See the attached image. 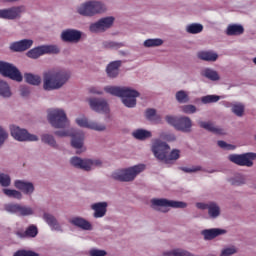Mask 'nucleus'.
Segmentation results:
<instances>
[{
	"instance_id": "17",
	"label": "nucleus",
	"mask_w": 256,
	"mask_h": 256,
	"mask_svg": "<svg viewBox=\"0 0 256 256\" xmlns=\"http://www.w3.org/2000/svg\"><path fill=\"white\" fill-rule=\"evenodd\" d=\"M88 101L92 111H96V113H109V104H107L105 99L90 98Z\"/></svg>"
},
{
	"instance_id": "36",
	"label": "nucleus",
	"mask_w": 256,
	"mask_h": 256,
	"mask_svg": "<svg viewBox=\"0 0 256 256\" xmlns=\"http://www.w3.org/2000/svg\"><path fill=\"white\" fill-rule=\"evenodd\" d=\"M186 31L190 35H197L203 31V26L198 23H192L186 27Z\"/></svg>"
},
{
	"instance_id": "25",
	"label": "nucleus",
	"mask_w": 256,
	"mask_h": 256,
	"mask_svg": "<svg viewBox=\"0 0 256 256\" xmlns=\"http://www.w3.org/2000/svg\"><path fill=\"white\" fill-rule=\"evenodd\" d=\"M70 223L74 225L75 227H79L80 229H83L84 231H91V223L84 218L81 217H74L70 220Z\"/></svg>"
},
{
	"instance_id": "28",
	"label": "nucleus",
	"mask_w": 256,
	"mask_h": 256,
	"mask_svg": "<svg viewBox=\"0 0 256 256\" xmlns=\"http://www.w3.org/2000/svg\"><path fill=\"white\" fill-rule=\"evenodd\" d=\"M44 219H45L46 223L52 229H54V231H61V225H59V222H57V218H55V216H53L49 213H45L44 214Z\"/></svg>"
},
{
	"instance_id": "19",
	"label": "nucleus",
	"mask_w": 256,
	"mask_h": 256,
	"mask_svg": "<svg viewBox=\"0 0 256 256\" xmlns=\"http://www.w3.org/2000/svg\"><path fill=\"white\" fill-rule=\"evenodd\" d=\"M61 39L65 43H79L81 41V31L68 29L62 32Z\"/></svg>"
},
{
	"instance_id": "57",
	"label": "nucleus",
	"mask_w": 256,
	"mask_h": 256,
	"mask_svg": "<svg viewBox=\"0 0 256 256\" xmlns=\"http://www.w3.org/2000/svg\"><path fill=\"white\" fill-rule=\"evenodd\" d=\"M20 93H21L22 97H27V95H29V93H30L29 88H27L25 86H21Z\"/></svg>"
},
{
	"instance_id": "33",
	"label": "nucleus",
	"mask_w": 256,
	"mask_h": 256,
	"mask_svg": "<svg viewBox=\"0 0 256 256\" xmlns=\"http://www.w3.org/2000/svg\"><path fill=\"white\" fill-rule=\"evenodd\" d=\"M179 157H181V151L178 149H173L170 153L166 154V158H164L162 161H164L166 164H169L171 161H177Z\"/></svg>"
},
{
	"instance_id": "55",
	"label": "nucleus",
	"mask_w": 256,
	"mask_h": 256,
	"mask_svg": "<svg viewBox=\"0 0 256 256\" xmlns=\"http://www.w3.org/2000/svg\"><path fill=\"white\" fill-rule=\"evenodd\" d=\"M157 115V111L155 109H148L146 110V118L149 121H153V118Z\"/></svg>"
},
{
	"instance_id": "54",
	"label": "nucleus",
	"mask_w": 256,
	"mask_h": 256,
	"mask_svg": "<svg viewBox=\"0 0 256 256\" xmlns=\"http://www.w3.org/2000/svg\"><path fill=\"white\" fill-rule=\"evenodd\" d=\"M7 137H9V134L7 133V131H5V129L0 127V147L1 145H3V143H5V140L7 139Z\"/></svg>"
},
{
	"instance_id": "47",
	"label": "nucleus",
	"mask_w": 256,
	"mask_h": 256,
	"mask_svg": "<svg viewBox=\"0 0 256 256\" xmlns=\"http://www.w3.org/2000/svg\"><path fill=\"white\" fill-rule=\"evenodd\" d=\"M181 109H182V112L186 113L187 115H191L193 113H196V111H197V107H195V105H191V104L184 105L181 107Z\"/></svg>"
},
{
	"instance_id": "16",
	"label": "nucleus",
	"mask_w": 256,
	"mask_h": 256,
	"mask_svg": "<svg viewBox=\"0 0 256 256\" xmlns=\"http://www.w3.org/2000/svg\"><path fill=\"white\" fill-rule=\"evenodd\" d=\"M24 11V6H16L8 9H2L0 10V19H18V17H21V13H24Z\"/></svg>"
},
{
	"instance_id": "29",
	"label": "nucleus",
	"mask_w": 256,
	"mask_h": 256,
	"mask_svg": "<svg viewBox=\"0 0 256 256\" xmlns=\"http://www.w3.org/2000/svg\"><path fill=\"white\" fill-rule=\"evenodd\" d=\"M226 33L229 36L243 35V33H245V28L239 24H231L227 27Z\"/></svg>"
},
{
	"instance_id": "43",
	"label": "nucleus",
	"mask_w": 256,
	"mask_h": 256,
	"mask_svg": "<svg viewBox=\"0 0 256 256\" xmlns=\"http://www.w3.org/2000/svg\"><path fill=\"white\" fill-rule=\"evenodd\" d=\"M42 142L50 145V147H57V141H55V138L51 134L42 135Z\"/></svg>"
},
{
	"instance_id": "12",
	"label": "nucleus",
	"mask_w": 256,
	"mask_h": 256,
	"mask_svg": "<svg viewBox=\"0 0 256 256\" xmlns=\"http://www.w3.org/2000/svg\"><path fill=\"white\" fill-rule=\"evenodd\" d=\"M171 151V147L166 142H163L159 139L154 140L152 144V152L154 153V157L159 161H163V159H167V153Z\"/></svg>"
},
{
	"instance_id": "9",
	"label": "nucleus",
	"mask_w": 256,
	"mask_h": 256,
	"mask_svg": "<svg viewBox=\"0 0 256 256\" xmlns=\"http://www.w3.org/2000/svg\"><path fill=\"white\" fill-rule=\"evenodd\" d=\"M255 153H244V154H231L228 156L231 163L239 165L240 167H253V161H255Z\"/></svg>"
},
{
	"instance_id": "14",
	"label": "nucleus",
	"mask_w": 256,
	"mask_h": 256,
	"mask_svg": "<svg viewBox=\"0 0 256 256\" xmlns=\"http://www.w3.org/2000/svg\"><path fill=\"white\" fill-rule=\"evenodd\" d=\"M11 135L16 141H38L39 138L36 135L30 134L27 130L20 128L19 126H11Z\"/></svg>"
},
{
	"instance_id": "3",
	"label": "nucleus",
	"mask_w": 256,
	"mask_h": 256,
	"mask_svg": "<svg viewBox=\"0 0 256 256\" xmlns=\"http://www.w3.org/2000/svg\"><path fill=\"white\" fill-rule=\"evenodd\" d=\"M107 8L105 4L100 1H88L78 7L77 12L84 17H93V15H99V13H105Z\"/></svg>"
},
{
	"instance_id": "45",
	"label": "nucleus",
	"mask_w": 256,
	"mask_h": 256,
	"mask_svg": "<svg viewBox=\"0 0 256 256\" xmlns=\"http://www.w3.org/2000/svg\"><path fill=\"white\" fill-rule=\"evenodd\" d=\"M219 99H221V98L217 95H207V96L202 97L201 101H202V103L207 105V103H217V101H219Z\"/></svg>"
},
{
	"instance_id": "18",
	"label": "nucleus",
	"mask_w": 256,
	"mask_h": 256,
	"mask_svg": "<svg viewBox=\"0 0 256 256\" xmlns=\"http://www.w3.org/2000/svg\"><path fill=\"white\" fill-rule=\"evenodd\" d=\"M196 207L198 209H202L208 210V215L209 217H211L212 219H217V217H219V215H221V208H219V206L217 205V203L215 202H209V203H197Z\"/></svg>"
},
{
	"instance_id": "41",
	"label": "nucleus",
	"mask_w": 256,
	"mask_h": 256,
	"mask_svg": "<svg viewBox=\"0 0 256 256\" xmlns=\"http://www.w3.org/2000/svg\"><path fill=\"white\" fill-rule=\"evenodd\" d=\"M3 193L12 199H23V194L17 190L3 189Z\"/></svg>"
},
{
	"instance_id": "5",
	"label": "nucleus",
	"mask_w": 256,
	"mask_h": 256,
	"mask_svg": "<svg viewBox=\"0 0 256 256\" xmlns=\"http://www.w3.org/2000/svg\"><path fill=\"white\" fill-rule=\"evenodd\" d=\"M151 203L153 209H157V211H161L162 213H167V211H169L167 207H172L173 209H185V207H187L185 202L173 201L165 198H154L151 200Z\"/></svg>"
},
{
	"instance_id": "58",
	"label": "nucleus",
	"mask_w": 256,
	"mask_h": 256,
	"mask_svg": "<svg viewBox=\"0 0 256 256\" xmlns=\"http://www.w3.org/2000/svg\"><path fill=\"white\" fill-rule=\"evenodd\" d=\"M90 93H94L96 95H103V91L98 90L97 88H90Z\"/></svg>"
},
{
	"instance_id": "11",
	"label": "nucleus",
	"mask_w": 256,
	"mask_h": 256,
	"mask_svg": "<svg viewBox=\"0 0 256 256\" xmlns=\"http://www.w3.org/2000/svg\"><path fill=\"white\" fill-rule=\"evenodd\" d=\"M57 137H72L71 145L74 149H82L85 135L82 132L73 133L72 131H56L54 132Z\"/></svg>"
},
{
	"instance_id": "22",
	"label": "nucleus",
	"mask_w": 256,
	"mask_h": 256,
	"mask_svg": "<svg viewBox=\"0 0 256 256\" xmlns=\"http://www.w3.org/2000/svg\"><path fill=\"white\" fill-rule=\"evenodd\" d=\"M33 45V40H21L18 42H14L10 45L11 51L15 52H21V51H27V49H31Z\"/></svg>"
},
{
	"instance_id": "52",
	"label": "nucleus",
	"mask_w": 256,
	"mask_h": 256,
	"mask_svg": "<svg viewBox=\"0 0 256 256\" xmlns=\"http://www.w3.org/2000/svg\"><path fill=\"white\" fill-rule=\"evenodd\" d=\"M14 256H39V254L33 251H26V250H18Z\"/></svg>"
},
{
	"instance_id": "34",
	"label": "nucleus",
	"mask_w": 256,
	"mask_h": 256,
	"mask_svg": "<svg viewBox=\"0 0 256 256\" xmlns=\"http://www.w3.org/2000/svg\"><path fill=\"white\" fill-rule=\"evenodd\" d=\"M24 79L26 83H29V85H41V76L39 75L27 73L24 75Z\"/></svg>"
},
{
	"instance_id": "46",
	"label": "nucleus",
	"mask_w": 256,
	"mask_h": 256,
	"mask_svg": "<svg viewBox=\"0 0 256 256\" xmlns=\"http://www.w3.org/2000/svg\"><path fill=\"white\" fill-rule=\"evenodd\" d=\"M0 185L2 187H9L11 185V177L7 174H0Z\"/></svg>"
},
{
	"instance_id": "38",
	"label": "nucleus",
	"mask_w": 256,
	"mask_h": 256,
	"mask_svg": "<svg viewBox=\"0 0 256 256\" xmlns=\"http://www.w3.org/2000/svg\"><path fill=\"white\" fill-rule=\"evenodd\" d=\"M102 30L103 31H107V29L111 28V26L113 25L115 18L113 17H106V18H102L99 20Z\"/></svg>"
},
{
	"instance_id": "50",
	"label": "nucleus",
	"mask_w": 256,
	"mask_h": 256,
	"mask_svg": "<svg viewBox=\"0 0 256 256\" xmlns=\"http://www.w3.org/2000/svg\"><path fill=\"white\" fill-rule=\"evenodd\" d=\"M90 31H91V33H99L101 31H104L101 26V22L98 20V22L91 24Z\"/></svg>"
},
{
	"instance_id": "10",
	"label": "nucleus",
	"mask_w": 256,
	"mask_h": 256,
	"mask_svg": "<svg viewBox=\"0 0 256 256\" xmlns=\"http://www.w3.org/2000/svg\"><path fill=\"white\" fill-rule=\"evenodd\" d=\"M70 163L76 169H83V171H91L93 167H100L101 160L81 159L74 156L71 158Z\"/></svg>"
},
{
	"instance_id": "39",
	"label": "nucleus",
	"mask_w": 256,
	"mask_h": 256,
	"mask_svg": "<svg viewBox=\"0 0 256 256\" xmlns=\"http://www.w3.org/2000/svg\"><path fill=\"white\" fill-rule=\"evenodd\" d=\"M37 233H39L37 226L30 225L23 234L19 235L20 237H37Z\"/></svg>"
},
{
	"instance_id": "32",
	"label": "nucleus",
	"mask_w": 256,
	"mask_h": 256,
	"mask_svg": "<svg viewBox=\"0 0 256 256\" xmlns=\"http://www.w3.org/2000/svg\"><path fill=\"white\" fill-rule=\"evenodd\" d=\"M203 77H206V79H210V81H219V73L217 71L211 69V68H206L202 72Z\"/></svg>"
},
{
	"instance_id": "13",
	"label": "nucleus",
	"mask_w": 256,
	"mask_h": 256,
	"mask_svg": "<svg viewBox=\"0 0 256 256\" xmlns=\"http://www.w3.org/2000/svg\"><path fill=\"white\" fill-rule=\"evenodd\" d=\"M48 53H54L55 55H57V53H59V48L53 45L38 46L28 51L27 57H29L30 59H39L41 55H47Z\"/></svg>"
},
{
	"instance_id": "2",
	"label": "nucleus",
	"mask_w": 256,
	"mask_h": 256,
	"mask_svg": "<svg viewBox=\"0 0 256 256\" xmlns=\"http://www.w3.org/2000/svg\"><path fill=\"white\" fill-rule=\"evenodd\" d=\"M104 91L110 95H114L115 97H121L122 103H124L125 107H135V105H137L139 92L135 89H131L129 87L106 86Z\"/></svg>"
},
{
	"instance_id": "51",
	"label": "nucleus",
	"mask_w": 256,
	"mask_h": 256,
	"mask_svg": "<svg viewBox=\"0 0 256 256\" xmlns=\"http://www.w3.org/2000/svg\"><path fill=\"white\" fill-rule=\"evenodd\" d=\"M245 183V178L241 175H238L231 179V185H236L239 187V185H243Z\"/></svg>"
},
{
	"instance_id": "31",
	"label": "nucleus",
	"mask_w": 256,
	"mask_h": 256,
	"mask_svg": "<svg viewBox=\"0 0 256 256\" xmlns=\"http://www.w3.org/2000/svg\"><path fill=\"white\" fill-rule=\"evenodd\" d=\"M132 135L135 139H138L139 141H145V139H149L151 137V132L143 129H138L135 130Z\"/></svg>"
},
{
	"instance_id": "4",
	"label": "nucleus",
	"mask_w": 256,
	"mask_h": 256,
	"mask_svg": "<svg viewBox=\"0 0 256 256\" xmlns=\"http://www.w3.org/2000/svg\"><path fill=\"white\" fill-rule=\"evenodd\" d=\"M142 171H145V165L139 164V165L130 167L128 169L114 172L112 174V178L115 181L129 182V181H133L135 179V177H137V175H139V173H142Z\"/></svg>"
},
{
	"instance_id": "6",
	"label": "nucleus",
	"mask_w": 256,
	"mask_h": 256,
	"mask_svg": "<svg viewBox=\"0 0 256 256\" xmlns=\"http://www.w3.org/2000/svg\"><path fill=\"white\" fill-rule=\"evenodd\" d=\"M48 121L55 129H65L69 125L67 114L61 109H53L48 112Z\"/></svg>"
},
{
	"instance_id": "7",
	"label": "nucleus",
	"mask_w": 256,
	"mask_h": 256,
	"mask_svg": "<svg viewBox=\"0 0 256 256\" xmlns=\"http://www.w3.org/2000/svg\"><path fill=\"white\" fill-rule=\"evenodd\" d=\"M0 75L3 77H8L9 79H12V81H17L18 83H21L23 81V75H21V71L15 65L0 61Z\"/></svg>"
},
{
	"instance_id": "53",
	"label": "nucleus",
	"mask_w": 256,
	"mask_h": 256,
	"mask_svg": "<svg viewBox=\"0 0 256 256\" xmlns=\"http://www.w3.org/2000/svg\"><path fill=\"white\" fill-rule=\"evenodd\" d=\"M90 256H105L107 255V251L105 250H99V249H91L89 251Z\"/></svg>"
},
{
	"instance_id": "37",
	"label": "nucleus",
	"mask_w": 256,
	"mask_h": 256,
	"mask_svg": "<svg viewBox=\"0 0 256 256\" xmlns=\"http://www.w3.org/2000/svg\"><path fill=\"white\" fill-rule=\"evenodd\" d=\"M0 97H11V88L3 80H0Z\"/></svg>"
},
{
	"instance_id": "40",
	"label": "nucleus",
	"mask_w": 256,
	"mask_h": 256,
	"mask_svg": "<svg viewBox=\"0 0 256 256\" xmlns=\"http://www.w3.org/2000/svg\"><path fill=\"white\" fill-rule=\"evenodd\" d=\"M163 45V40L160 38L147 39L144 42V47H161Z\"/></svg>"
},
{
	"instance_id": "30",
	"label": "nucleus",
	"mask_w": 256,
	"mask_h": 256,
	"mask_svg": "<svg viewBox=\"0 0 256 256\" xmlns=\"http://www.w3.org/2000/svg\"><path fill=\"white\" fill-rule=\"evenodd\" d=\"M218 58H219V55L211 51L198 52V59H201L202 61H215Z\"/></svg>"
},
{
	"instance_id": "44",
	"label": "nucleus",
	"mask_w": 256,
	"mask_h": 256,
	"mask_svg": "<svg viewBox=\"0 0 256 256\" xmlns=\"http://www.w3.org/2000/svg\"><path fill=\"white\" fill-rule=\"evenodd\" d=\"M103 47H105V49H121V47H125V44L113 41H105L103 42Z\"/></svg>"
},
{
	"instance_id": "27",
	"label": "nucleus",
	"mask_w": 256,
	"mask_h": 256,
	"mask_svg": "<svg viewBox=\"0 0 256 256\" xmlns=\"http://www.w3.org/2000/svg\"><path fill=\"white\" fill-rule=\"evenodd\" d=\"M223 233H225V230L219 228L202 231V235H204V239L207 241H211V239H215V237H219V235H223Z\"/></svg>"
},
{
	"instance_id": "8",
	"label": "nucleus",
	"mask_w": 256,
	"mask_h": 256,
	"mask_svg": "<svg viewBox=\"0 0 256 256\" xmlns=\"http://www.w3.org/2000/svg\"><path fill=\"white\" fill-rule=\"evenodd\" d=\"M166 121L169 125L175 127L177 131H183V133H189L193 126L191 118L189 117L166 116Z\"/></svg>"
},
{
	"instance_id": "26",
	"label": "nucleus",
	"mask_w": 256,
	"mask_h": 256,
	"mask_svg": "<svg viewBox=\"0 0 256 256\" xmlns=\"http://www.w3.org/2000/svg\"><path fill=\"white\" fill-rule=\"evenodd\" d=\"M199 125L202 129H206V131H210V133L215 135H225V130L215 127L211 122L200 121Z\"/></svg>"
},
{
	"instance_id": "23",
	"label": "nucleus",
	"mask_w": 256,
	"mask_h": 256,
	"mask_svg": "<svg viewBox=\"0 0 256 256\" xmlns=\"http://www.w3.org/2000/svg\"><path fill=\"white\" fill-rule=\"evenodd\" d=\"M122 63L123 62L121 60L110 62L106 68V73L108 77L115 79V77L119 75V68L121 67Z\"/></svg>"
},
{
	"instance_id": "48",
	"label": "nucleus",
	"mask_w": 256,
	"mask_h": 256,
	"mask_svg": "<svg viewBox=\"0 0 256 256\" xmlns=\"http://www.w3.org/2000/svg\"><path fill=\"white\" fill-rule=\"evenodd\" d=\"M235 253H237V248H235V246H231L228 248H224L220 256H230V255H235Z\"/></svg>"
},
{
	"instance_id": "21",
	"label": "nucleus",
	"mask_w": 256,
	"mask_h": 256,
	"mask_svg": "<svg viewBox=\"0 0 256 256\" xmlns=\"http://www.w3.org/2000/svg\"><path fill=\"white\" fill-rule=\"evenodd\" d=\"M14 187L22 191L25 195H32L33 191H35V186L31 182L16 180L14 183Z\"/></svg>"
},
{
	"instance_id": "24",
	"label": "nucleus",
	"mask_w": 256,
	"mask_h": 256,
	"mask_svg": "<svg viewBox=\"0 0 256 256\" xmlns=\"http://www.w3.org/2000/svg\"><path fill=\"white\" fill-rule=\"evenodd\" d=\"M95 219L105 217L107 213V202H98L92 205Z\"/></svg>"
},
{
	"instance_id": "35",
	"label": "nucleus",
	"mask_w": 256,
	"mask_h": 256,
	"mask_svg": "<svg viewBox=\"0 0 256 256\" xmlns=\"http://www.w3.org/2000/svg\"><path fill=\"white\" fill-rule=\"evenodd\" d=\"M231 111L236 115V117H243L245 113V105L242 103H235L231 106Z\"/></svg>"
},
{
	"instance_id": "15",
	"label": "nucleus",
	"mask_w": 256,
	"mask_h": 256,
	"mask_svg": "<svg viewBox=\"0 0 256 256\" xmlns=\"http://www.w3.org/2000/svg\"><path fill=\"white\" fill-rule=\"evenodd\" d=\"M5 211L8 213H14L15 215H21L22 217L33 215V208L21 206V204H6Z\"/></svg>"
},
{
	"instance_id": "20",
	"label": "nucleus",
	"mask_w": 256,
	"mask_h": 256,
	"mask_svg": "<svg viewBox=\"0 0 256 256\" xmlns=\"http://www.w3.org/2000/svg\"><path fill=\"white\" fill-rule=\"evenodd\" d=\"M76 123L79 125V127H85L86 129H93L94 131H105V125L89 121L87 118H77Z\"/></svg>"
},
{
	"instance_id": "1",
	"label": "nucleus",
	"mask_w": 256,
	"mask_h": 256,
	"mask_svg": "<svg viewBox=\"0 0 256 256\" xmlns=\"http://www.w3.org/2000/svg\"><path fill=\"white\" fill-rule=\"evenodd\" d=\"M71 74L65 70H49L44 73V84L43 88L45 91H54L55 89H61L69 78Z\"/></svg>"
},
{
	"instance_id": "49",
	"label": "nucleus",
	"mask_w": 256,
	"mask_h": 256,
	"mask_svg": "<svg viewBox=\"0 0 256 256\" xmlns=\"http://www.w3.org/2000/svg\"><path fill=\"white\" fill-rule=\"evenodd\" d=\"M218 147H221V149H226V151H234L235 146L231 144H227V142L220 140L217 142Z\"/></svg>"
},
{
	"instance_id": "42",
	"label": "nucleus",
	"mask_w": 256,
	"mask_h": 256,
	"mask_svg": "<svg viewBox=\"0 0 256 256\" xmlns=\"http://www.w3.org/2000/svg\"><path fill=\"white\" fill-rule=\"evenodd\" d=\"M176 101L178 103H189V94L184 90H180L176 93Z\"/></svg>"
},
{
	"instance_id": "56",
	"label": "nucleus",
	"mask_w": 256,
	"mask_h": 256,
	"mask_svg": "<svg viewBox=\"0 0 256 256\" xmlns=\"http://www.w3.org/2000/svg\"><path fill=\"white\" fill-rule=\"evenodd\" d=\"M182 171H184V173H196V171H201V167L200 166H195L192 168L184 167L182 168Z\"/></svg>"
},
{
	"instance_id": "59",
	"label": "nucleus",
	"mask_w": 256,
	"mask_h": 256,
	"mask_svg": "<svg viewBox=\"0 0 256 256\" xmlns=\"http://www.w3.org/2000/svg\"><path fill=\"white\" fill-rule=\"evenodd\" d=\"M77 153H81V152L77 151Z\"/></svg>"
}]
</instances>
